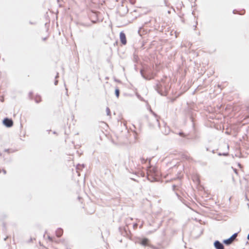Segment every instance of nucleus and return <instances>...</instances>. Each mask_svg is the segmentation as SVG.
Returning a JSON list of instances; mask_svg holds the SVG:
<instances>
[{"label":"nucleus","instance_id":"18","mask_svg":"<svg viewBox=\"0 0 249 249\" xmlns=\"http://www.w3.org/2000/svg\"><path fill=\"white\" fill-rule=\"evenodd\" d=\"M248 239L249 240V234L248 235Z\"/></svg>","mask_w":249,"mask_h":249},{"label":"nucleus","instance_id":"1","mask_svg":"<svg viewBox=\"0 0 249 249\" xmlns=\"http://www.w3.org/2000/svg\"><path fill=\"white\" fill-rule=\"evenodd\" d=\"M147 176L149 179H150V177H152L153 179H155V177L158 176L157 169L154 167L150 168L148 171Z\"/></svg>","mask_w":249,"mask_h":249},{"label":"nucleus","instance_id":"17","mask_svg":"<svg viewBox=\"0 0 249 249\" xmlns=\"http://www.w3.org/2000/svg\"><path fill=\"white\" fill-rule=\"evenodd\" d=\"M234 171L235 173L237 174V170H236V169H234Z\"/></svg>","mask_w":249,"mask_h":249},{"label":"nucleus","instance_id":"19","mask_svg":"<svg viewBox=\"0 0 249 249\" xmlns=\"http://www.w3.org/2000/svg\"><path fill=\"white\" fill-rule=\"evenodd\" d=\"M238 165L241 167V164H239Z\"/></svg>","mask_w":249,"mask_h":249},{"label":"nucleus","instance_id":"13","mask_svg":"<svg viewBox=\"0 0 249 249\" xmlns=\"http://www.w3.org/2000/svg\"><path fill=\"white\" fill-rule=\"evenodd\" d=\"M142 163H144L146 162V160H145L143 158H141V159Z\"/></svg>","mask_w":249,"mask_h":249},{"label":"nucleus","instance_id":"9","mask_svg":"<svg viewBox=\"0 0 249 249\" xmlns=\"http://www.w3.org/2000/svg\"><path fill=\"white\" fill-rule=\"evenodd\" d=\"M237 233H234L230 238H231V239L232 241H233L234 240V239L236 238V237H237Z\"/></svg>","mask_w":249,"mask_h":249},{"label":"nucleus","instance_id":"2","mask_svg":"<svg viewBox=\"0 0 249 249\" xmlns=\"http://www.w3.org/2000/svg\"><path fill=\"white\" fill-rule=\"evenodd\" d=\"M3 123L4 125L8 127H11L13 125V121L8 118H5L3 121Z\"/></svg>","mask_w":249,"mask_h":249},{"label":"nucleus","instance_id":"12","mask_svg":"<svg viewBox=\"0 0 249 249\" xmlns=\"http://www.w3.org/2000/svg\"><path fill=\"white\" fill-rule=\"evenodd\" d=\"M131 3L134 4L135 3L136 0H129Z\"/></svg>","mask_w":249,"mask_h":249},{"label":"nucleus","instance_id":"8","mask_svg":"<svg viewBox=\"0 0 249 249\" xmlns=\"http://www.w3.org/2000/svg\"><path fill=\"white\" fill-rule=\"evenodd\" d=\"M35 100L36 103H39L41 101V98L39 95H36L34 98Z\"/></svg>","mask_w":249,"mask_h":249},{"label":"nucleus","instance_id":"4","mask_svg":"<svg viewBox=\"0 0 249 249\" xmlns=\"http://www.w3.org/2000/svg\"><path fill=\"white\" fill-rule=\"evenodd\" d=\"M214 246L216 249H224L223 244L218 241H216L214 243Z\"/></svg>","mask_w":249,"mask_h":249},{"label":"nucleus","instance_id":"5","mask_svg":"<svg viewBox=\"0 0 249 249\" xmlns=\"http://www.w3.org/2000/svg\"><path fill=\"white\" fill-rule=\"evenodd\" d=\"M141 244L143 246H148L149 245V241L148 239H147V238H142L141 240Z\"/></svg>","mask_w":249,"mask_h":249},{"label":"nucleus","instance_id":"11","mask_svg":"<svg viewBox=\"0 0 249 249\" xmlns=\"http://www.w3.org/2000/svg\"><path fill=\"white\" fill-rule=\"evenodd\" d=\"M2 172L4 175L6 174V171L5 169H3L1 171H0V173Z\"/></svg>","mask_w":249,"mask_h":249},{"label":"nucleus","instance_id":"10","mask_svg":"<svg viewBox=\"0 0 249 249\" xmlns=\"http://www.w3.org/2000/svg\"><path fill=\"white\" fill-rule=\"evenodd\" d=\"M119 93H120L119 89H115V94H116L117 97H119Z\"/></svg>","mask_w":249,"mask_h":249},{"label":"nucleus","instance_id":"7","mask_svg":"<svg viewBox=\"0 0 249 249\" xmlns=\"http://www.w3.org/2000/svg\"><path fill=\"white\" fill-rule=\"evenodd\" d=\"M232 242H233V241L231 240V238H230L228 239L224 240L223 241V243L224 244H225L226 245H230V244H231Z\"/></svg>","mask_w":249,"mask_h":249},{"label":"nucleus","instance_id":"6","mask_svg":"<svg viewBox=\"0 0 249 249\" xmlns=\"http://www.w3.org/2000/svg\"><path fill=\"white\" fill-rule=\"evenodd\" d=\"M182 158L185 159V160H192V157L187 153L182 154Z\"/></svg>","mask_w":249,"mask_h":249},{"label":"nucleus","instance_id":"16","mask_svg":"<svg viewBox=\"0 0 249 249\" xmlns=\"http://www.w3.org/2000/svg\"><path fill=\"white\" fill-rule=\"evenodd\" d=\"M234 171L235 173L237 174V170H236V169H234Z\"/></svg>","mask_w":249,"mask_h":249},{"label":"nucleus","instance_id":"14","mask_svg":"<svg viewBox=\"0 0 249 249\" xmlns=\"http://www.w3.org/2000/svg\"><path fill=\"white\" fill-rule=\"evenodd\" d=\"M48 239H49L50 241H51V242H52V241H53V240L52 238V237H50V236H48Z\"/></svg>","mask_w":249,"mask_h":249},{"label":"nucleus","instance_id":"3","mask_svg":"<svg viewBox=\"0 0 249 249\" xmlns=\"http://www.w3.org/2000/svg\"><path fill=\"white\" fill-rule=\"evenodd\" d=\"M120 38L121 43L123 45H125L127 42L125 35L123 32H121L120 34Z\"/></svg>","mask_w":249,"mask_h":249},{"label":"nucleus","instance_id":"15","mask_svg":"<svg viewBox=\"0 0 249 249\" xmlns=\"http://www.w3.org/2000/svg\"><path fill=\"white\" fill-rule=\"evenodd\" d=\"M107 114H109L110 113V110H109V109L108 108H107Z\"/></svg>","mask_w":249,"mask_h":249}]
</instances>
